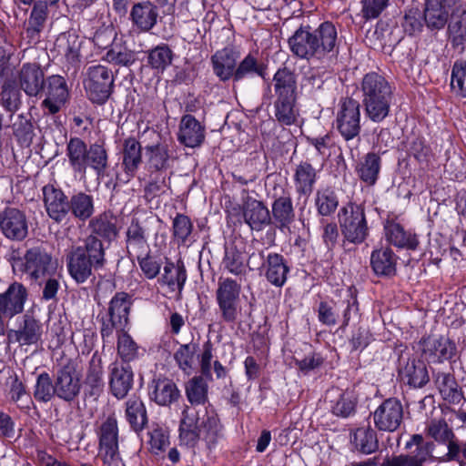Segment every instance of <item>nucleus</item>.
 <instances>
[{
    "label": "nucleus",
    "instance_id": "1",
    "mask_svg": "<svg viewBox=\"0 0 466 466\" xmlns=\"http://www.w3.org/2000/svg\"><path fill=\"white\" fill-rule=\"evenodd\" d=\"M185 392L191 406H186L179 425V440L194 448L199 440L207 448H213L222 438V426L214 410L205 404L208 400V385L204 376H195L185 385Z\"/></svg>",
    "mask_w": 466,
    "mask_h": 466
},
{
    "label": "nucleus",
    "instance_id": "2",
    "mask_svg": "<svg viewBox=\"0 0 466 466\" xmlns=\"http://www.w3.org/2000/svg\"><path fill=\"white\" fill-rule=\"evenodd\" d=\"M106 262L103 242L93 236H87L83 245L72 247L66 255L69 275L77 283L86 282L93 275V270L103 268Z\"/></svg>",
    "mask_w": 466,
    "mask_h": 466
},
{
    "label": "nucleus",
    "instance_id": "3",
    "mask_svg": "<svg viewBox=\"0 0 466 466\" xmlns=\"http://www.w3.org/2000/svg\"><path fill=\"white\" fill-rule=\"evenodd\" d=\"M361 92L367 116L375 123L383 121L389 116L392 101L389 82L377 73H369L362 79Z\"/></svg>",
    "mask_w": 466,
    "mask_h": 466
},
{
    "label": "nucleus",
    "instance_id": "4",
    "mask_svg": "<svg viewBox=\"0 0 466 466\" xmlns=\"http://www.w3.org/2000/svg\"><path fill=\"white\" fill-rule=\"evenodd\" d=\"M66 156L75 172L86 173V168L90 167L97 177L105 176L108 156L103 145L94 143L87 147L81 138L71 137L66 146Z\"/></svg>",
    "mask_w": 466,
    "mask_h": 466
},
{
    "label": "nucleus",
    "instance_id": "5",
    "mask_svg": "<svg viewBox=\"0 0 466 466\" xmlns=\"http://www.w3.org/2000/svg\"><path fill=\"white\" fill-rule=\"evenodd\" d=\"M336 39L337 31H295L289 44L294 55L308 58L319 52H330Z\"/></svg>",
    "mask_w": 466,
    "mask_h": 466
},
{
    "label": "nucleus",
    "instance_id": "6",
    "mask_svg": "<svg viewBox=\"0 0 466 466\" xmlns=\"http://www.w3.org/2000/svg\"><path fill=\"white\" fill-rule=\"evenodd\" d=\"M338 218L345 240L356 245L366 240L369 227L363 206L349 203L339 209Z\"/></svg>",
    "mask_w": 466,
    "mask_h": 466
},
{
    "label": "nucleus",
    "instance_id": "7",
    "mask_svg": "<svg viewBox=\"0 0 466 466\" xmlns=\"http://www.w3.org/2000/svg\"><path fill=\"white\" fill-rule=\"evenodd\" d=\"M114 81V75L106 66L102 65L89 66L84 81L88 98L93 103L105 104L113 92Z\"/></svg>",
    "mask_w": 466,
    "mask_h": 466
},
{
    "label": "nucleus",
    "instance_id": "8",
    "mask_svg": "<svg viewBox=\"0 0 466 466\" xmlns=\"http://www.w3.org/2000/svg\"><path fill=\"white\" fill-rule=\"evenodd\" d=\"M241 285L231 278H220L216 290V300L218 306L220 318L227 323L237 321L240 308L239 295Z\"/></svg>",
    "mask_w": 466,
    "mask_h": 466
},
{
    "label": "nucleus",
    "instance_id": "9",
    "mask_svg": "<svg viewBox=\"0 0 466 466\" xmlns=\"http://www.w3.org/2000/svg\"><path fill=\"white\" fill-rule=\"evenodd\" d=\"M336 128L341 137L347 141L360 142V105L351 98L345 97L339 102L337 116Z\"/></svg>",
    "mask_w": 466,
    "mask_h": 466
},
{
    "label": "nucleus",
    "instance_id": "10",
    "mask_svg": "<svg viewBox=\"0 0 466 466\" xmlns=\"http://www.w3.org/2000/svg\"><path fill=\"white\" fill-rule=\"evenodd\" d=\"M342 314V327L349 325L350 319H354L359 315V302L357 299V289L350 287L347 289L346 297L336 304V309L328 302L322 301L319 306V320L327 326H334L337 324L338 314Z\"/></svg>",
    "mask_w": 466,
    "mask_h": 466
},
{
    "label": "nucleus",
    "instance_id": "11",
    "mask_svg": "<svg viewBox=\"0 0 466 466\" xmlns=\"http://www.w3.org/2000/svg\"><path fill=\"white\" fill-rule=\"evenodd\" d=\"M397 370L400 380L410 387L422 388L430 380L424 361L416 359L407 349L399 352Z\"/></svg>",
    "mask_w": 466,
    "mask_h": 466
},
{
    "label": "nucleus",
    "instance_id": "12",
    "mask_svg": "<svg viewBox=\"0 0 466 466\" xmlns=\"http://www.w3.org/2000/svg\"><path fill=\"white\" fill-rule=\"evenodd\" d=\"M447 442L448 452H439L436 450L437 445L433 441H425L422 435L413 434L410 441L406 442L405 449L410 451L408 454L414 455L420 447H427L431 458L423 466H430L439 461H459L461 455V444L454 441L453 439L447 441Z\"/></svg>",
    "mask_w": 466,
    "mask_h": 466
},
{
    "label": "nucleus",
    "instance_id": "13",
    "mask_svg": "<svg viewBox=\"0 0 466 466\" xmlns=\"http://www.w3.org/2000/svg\"><path fill=\"white\" fill-rule=\"evenodd\" d=\"M29 222L25 211L6 207L0 212V230L9 240L22 241L28 235Z\"/></svg>",
    "mask_w": 466,
    "mask_h": 466
},
{
    "label": "nucleus",
    "instance_id": "14",
    "mask_svg": "<svg viewBox=\"0 0 466 466\" xmlns=\"http://www.w3.org/2000/svg\"><path fill=\"white\" fill-rule=\"evenodd\" d=\"M28 296V290L24 284L17 281L10 283L6 289L0 291V311L8 319L22 314Z\"/></svg>",
    "mask_w": 466,
    "mask_h": 466
},
{
    "label": "nucleus",
    "instance_id": "15",
    "mask_svg": "<svg viewBox=\"0 0 466 466\" xmlns=\"http://www.w3.org/2000/svg\"><path fill=\"white\" fill-rule=\"evenodd\" d=\"M46 98L42 101V107L52 115L60 111L67 102L70 93L66 79L59 75H52L46 78Z\"/></svg>",
    "mask_w": 466,
    "mask_h": 466
},
{
    "label": "nucleus",
    "instance_id": "16",
    "mask_svg": "<svg viewBox=\"0 0 466 466\" xmlns=\"http://www.w3.org/2000/svg\"><path fill=\"white\" fill-rule=\"evenodd\" d=\"M23 271L32 279L39 280L56 272L51 256L39 247L30 248L25 255V263H20Z\"/></svg>",
    "mask_w": 466,
    "mask_h": 466
},
{
    "label": "nucleus",
    "instance_id": "17",
    "mask_svg": "<svg viewBox=\"0 0 466 466\" xmlns=\"http://www.w3.org/2000/svg\"><path fill=\"white\" fill-rule=\"evenodd\" d=\"M43 200L48 217L56 223L68 220L70 216L69 199L65 193L53 185L43 187Z\"/></svg>",
    "mask_w": 466,
    "mask_h": 466
},
{
    "label": "nucleus",
    "instance_id": "18",
    "mask_svg": "<svg viewBox=\"0 0 466 466\" xmlns=\"http://www.w3.org/2000/svg\"><path fill=\"white\" fill-rule=\"evenodd\" d=\"M402 419V405L395 398L385 400L373 413L375 426L384 431H396L401 424Z\"/></svg>",
    "mask_w": 466,
    "mask_h": 466
},
{
    "label": "nucleus",
    "instance_id": "19",
    "mask_svg": "<svg viewBox=\"0 0 466 466\" xmlns=\"http://www.w3.org/2000/svg\"><path fill=\"white\" fill-rule=\"evenodd\" d=\"M56 396L66 402L75 400L80 393L81 383L76 368L67 364L61 367L55 380Z\"/></svg>",
    "mask_w": 466,
    "mask_h": 466
},
{
    "label": "nucleus",
    "instance_id": "20",
    "mask_svg": "<svg viewBox=\"0 0 466 466\" xmlns=\"http://www.w3.org/2000/svg\"><path fill=\"white\" fill-rule=\"evenodd\" d=\"M421 346L422 354L429 362L451 361L457 353L455 342L443 336L425 338L421 340Z\"/></svg>",
    "mask_w": 466,
    "mask_h": 466
},
{
    "label": "nucleus",
    "instance_id": "21",
    "mask_svg": "<svg viewBox=\"0 0 466 466\" xmlns=\"http://www.w3.org/2000/svg\"><path fill=\"white\" fill-rule=\"evenodd\" d=\"M126 249L129 258L150 253L146 222L133 217L126 231Z\"/></svg>",
    "mask_w": 466,
    "mask_h": 466
},
{
    "label": "nucleus",
    "instance_id": "22",
    "mask_svg": "<svg viewBox=\"0 0 466 466\" xmlns=\"http://www.w3.org/2000/svg\"><path fill=\"white\" fill-rule=\"evenodd\" d=\"M46 78L43 69L36 63L24 64L18 73L19 86L28 96L43 95Z\"/></svg>",
    "mask_w": 466,
    "mask_h": 466
},
{
    "label": "nucleus",
    "instance_id": "23",
    "mask_svg": "<svg viewBox=\"0 0 466 466\" xmlns=\"http://www.w3.org/2000/svg\"><path fill=\"white\" fill-rule=\"evenodd\" d=\"M7 341L18 343L20 346L36 344L42 336V324L34 316L25 314L23 316V323L17 329L7 331Z\"/></svg>",
    "mask_w": 466,
    "mask_h": 466
},
{
    "label": "nucleus",
    "instance_id": "24",
    "mask_svg": "<svg viewBox=\"0 0 466 466\" xmlns=\"http://www.w3.org/2000/svg\"><path fill=\"white\" fill-rule=\"evenodd\" d=\"M133 371L129 365L114 362L109 367V387L117 399L125 398L133 385Z\"/></svg>",
    "mask_w": 466,
    "mask_h": 466
},
{
    "label": "nucleus",
    "instance_id": "25",
    "mask_svg": "<svg viewBox=\"0 0 466 466\" xmlns=\"http://www.w3.org/2000/svg\"><path fill=\"white\" fill-rule=\"evenodd\" d=\"M91 234L89 236L103 238L106 242L115 240L120 231L119 218L112 212H104L89 222Z\"/></svg>",
    "mask_w": 466,
    "mask_h": 466
},
{
    "label": "nucleus",
    "instance_id": "26",
    "mask_svg": "<svg viewBox=\"0 0 466 466\" xmlns=\"http://www.w3.org/2000/svg\"><path fill=\"white\" fill-rule=\"evenodd\" d=\"M240 54L233 47H225L212 56L211 61L217 76L222 81L234 78L237 61Z\"/></svg>",
    "mask_w": 466,
    "mask_h": 466
},
{
    "label": "nucleus",
    "instance_id": "27",
    "mask_svg": "<svg viewBox=\"0 0 466 466\" xmlns=\"http://www.w3.org/2000/svg\"><path fill=\"white\" fill-rule=\"evenodd\" d=\"M100 455H106L110 460L118 451V427L115 416H108L99 428Z\"/></svg>",
    "mask_w": 466,
    "mask_h": 466
},
{
    "label": "nucleus",
    "instance_id": "28",
    "mask_svg": "<svg viewBox=\"0 0 466 466\" xmlns=\"http://www.w3.org/2000/svg\"><path fill=\"white\" fill-rule=\"evenodd\" d=\"M245 222L252 230L259 231L271 222L268 208L259 200L248 198L243 205Z\"/></svg>",
    "mask_w": 466,
    "mask_h": 466
},
{
    "label": "nucleus",
    "instance_id": "29",
    "mask_svg": "<svg viewBox=\"0 0 466 466\" xmlns=\"http://www.w3.org/2000/svg\"><path fill=\"white\" fill-rule=\"evenodd\" d=\"M294 187L299 198L307 200L314 190L317 181V171L308 162L299 163L294 172Z\"/></svg>",
    "mask_w": 466,
    "mask_h": 466
},
{
    "label": "nucleus",
    "instance_id": "30",
    "mask_svg": "<svg viewBox=\"0 0 466 466\" xmlns=\"http://www.w3.org/2000/svg\"><path fill=\"white\" fill-rule=\"evenodd\" d=\"M144 150L146 165L150 172L167 169L170 167V161L174 159V156L166 143L146 146Z\"/></svg>",
    "mask_w": 466,
    "mask_h": 466
},
{
    "label": "nucleus",
    "instance_id": "31",
    "mask_svg": "<svg viewBox=\"0 0 466 466\" xmlns=\"http://www.w3.org/2000/svg\"><path fill=\"white\" fill-rule=\"evenodd\" d=\"M205 138L204 127L191 115L182 116L178 140L187 147H198Z\"/></svg>",
    "mask_w": 466,
    "mask_h": 466
},
{
    "label": "nucleus",
    "instance_id": "32",
    "mask_svg": "<svg viewBox=\"0 0 466 466\" xmlns=\"http://www.w3.org/2000/svg\"><path fill=\"white\" fill-rule=\"evenodd\" d=\"M180 392L176 383L167 378L154 379L150 384L149 397L160 406H167L177 400Z\"/></svg>",
    "mask_w": 466,
    "mask_h": 466
},
{
    "label": "nucleus",
    "instance_id": "33",
    "mask_svg": "<svg viewBox=\"0 0 466 466\" xmlns=\"http://www.w3.org/2000/svg\"><path fill=\"white\" fill-rule=\"evenodd\" d=\"M107 32L110 33L109 38L113 37V47L107 51L106 60L117 66H128L132 65L136 61V54L126 47L118 49V33L116 31H96L94 38L99 43Z\"/></svg>",
    "mask_w": 466,
    "mask_h": 466
},
{
    "label": "nucleus",
    "instance_id": "34",
    "mask_svg": "<svg viewBox=\"0 0 466 466\" xmlns=\"http://www.w3.org/2000/svg\"><path fill=\"white\" fill-rule=\"evenodd\" d=\"M397 257L389 248L376 249L370 256V266L377 276L391 277L396 274Z\"/></svg>",
    "mask_w": 466,
    "mask_h": 466
},
{
    "label": "nucleus",
    "instance_id": "35",
    "mask_svg": "<svg viewBox=\"0 0 466 466\" xmlns=\"http://www.w3.org/2000/svg\"><path fill=\"white\" fill-rule=\"evenodd\" d=\"M289 268L282 255L270 253L265 261V277L267 280L276 287H282L286 280Z\"/></svg>",
    "mask_w": 466,
    "mask_h": 466
},
{
    "label": "nucleus",
    "instance_id": "36",
    "mask_svg": "<svg viewBox=\"0 0 466 466\" xmlns=\"http://www.w3.org/2000/svg\"><path fill=\"white\" fill-rule=\"evenodd\" d=\"M103 366L100 358L95 356L89 362V367L85 379V394L96 399L103 391Z\"/></svg>",
    "mask_w": 466,
    "mask_h": 466
},
{
    "label": "nucleus",
    "instance_id": "37",
    "mask_svg": "<svg viewBox=\"0 0 466 466\" xmlns=\"http://www.w3.org/2000/svg\"><path fill=\"white\" fill-rule=\"evenodd\" d=\"M246 255L236 245L225 247V255L222 260L224 269L228 273L238 277L239 279L247 275Z\"/></svg>",
    "mask_w": 466,
    "mask_h": 466
},
{
    "label": "nucleus",
    "instance_id": "38",
    "mask_svg": "<svg viewBox=\"0 0 466 466\" xmlns=\"http://www.w3.org/2000/svg\"><path fill=\"white\" fill-rule=\"evenodd\" d=\"M158 17L157 6L150 2L137 3L130 12L134 25L139 29H152Z\"/></svg>",
    "mask_w": 466,
    "mask_h": 466
},
{
    "label": "nucleus",
    "instance_id": "39",
    "mask_svg": "<svg viewBox=\"0 0 466 466\" xmlns=\"http://www.w3.org/2000/svg\"><path fill=\"white\" fill-rule=\"evenodd\" d=\"M351 443L362 454H371L379 450L377 433L370 426L358 428L351 434Z\"/></svg>",
    "mask_w": 466,
    "mask_h": 466
},
{
    "label": "nucleus",
    "instance_id": "40",
    "mask_svg": "<svg viewBox=\"0 0 466 466\" xmlns=\"http://www.w3.org/2000/svg\"><path fill=\"white\" fill-rule=\"evenodd\" d=\"M435 384L442 398L452 404H459L463 393L459 388L455 378L451 373L439 372L435 375Z\"/></svg>",
    "mask_w": 466,
    "mask_h": 466
},
{
    "label": "nucleus",
    "instance_id": "41",
    "mask_svg": "<svg viewBox=\"0 0 466 466\" xmlns=\"http://www.w3.org/2000/svg\"><path fill=\"white\" fill-rule=\"evenodd\" d=\"M329 393L337 396L336 400H331V411L334 415L348 418L355 412L357 399L353 391L332 389Z\"/></svg>",
    "mask_w": 466,
    "mask_h": 466
},
{
    "label": "nucleus",
    "instance_id": "42",
    "mask_svg": "<svg viewBox=\"0 0 466 466\" xmlns=\"http://www.w3.org/2000/svg\"><path fill=\"white\" fill-rule=\"evenodd\" d=\"M57 42L59 43V46H61L62 43L66 42V46H65V56L66 61L71 65V66L67 68V71L72 69V74H76L79 66V48L81 46V40L79 39L76 31L62 32L57 38Z\"/></svg>",
    "mask_w": 466,
    "mask_h": 466
},
{
    "label": "nucleus",
    "instance_id": "43",
    "mask_svg": "<svg viewBox=\"0 0 466 466\" xmlns=\"http://www.w3.org/2000/svg\"><path fill=\"white\" fill-rule=\"evenodd\" d=\"M140 143L134 137H128L123 145V167L129 176H134L142 162Z\"/></svg>",
    "mask_w": 466,
    "mask_h": 466
},
{
    "label": "nucleus",
    "instance_id": "44",
    "mask_svg": "<svg viewBox=\"0 0 466 466\" xmlns=\"http://www.w3.org/2000/svg\"><path fill=\"white\" fill-rule=\"evenodd\" d=\"M386 237L389 242L398 248H406L408 249H416L419 240L415 234L406 232L398 223L390 222L385 227Z\"/></svg>",
    "mask_w": 466,
    "mask_h": 466
},
{
    "label": "nucleus",
    "instance_id": "45",
    "mask_svg": "<svg viewBox=\"0 0 466 466\" xmlns=\"http://www.w3.org/2000/svg\"><path fill=\"white\" fill-rule=\"evenodd\" d=\"M381 158L375 152H369L357 167L360 178L369 186L376 183L380 170Z\"/></svg>",
    "mask_w": 466,
    "mask_h": 466
},
{
    "label": "nucleus",
    "instance_id": "46",
    "mask_svg": "<svg viewBox=\"0 0 466 466\" xmlns=\"http://www.w3.org/2000/svg\"><path fill=\"white\" fill-rule=\"evenodd\" d=\"M272 216L279 228H287L294 220L295 213L289 195L280 196L274 200Z\"/></svg>",
    "mask_w": 466,
    "mask_h": 466
},
{
    "label": "nucleus",
    "instance_id": "47",
    "mask_svg": "<svg viewBox=\"0 0 466 466\" xmlns=\"http://www.w3.org/2000/svg\"><path fill=\"white\" fill-rule=\"evenodd\" d=\"M430 458L427 447H420L414 455L401 453L386 458L380 466H423Z\"/></svg>",
    "mask_w": 466,
    "mask_h": 466
},
{
    "label": "nucleus",
    "instance_id": "48",
    "mask_svg": "<svg viewBox=\"0 0 466 466\" xmlns=\"http://www.w3.org/2000/svg\"><path fill=\"white\" fill-rule=\"evenodd\" d=\"M295 102L296 96H279L275 100V116L281 125L290 126L295 123L298 116Z\"/></svg>",
    "mask_w": 466,
    "mask_h": 466
},
{
    "label": "nucleus",
    "instance_id": "49",
    "mask_svg": "<svg viewBox=\"0 0 466 466\" xmlns=\"http://www.w3.org/2000/svg\"><path fill=\"white\" fill-rule=\"evenodd\" d=\"M126 416L131 428L140 431L147 422V410L142 400L137 398L129 399L126 403Z\"/></svg>",
    "mask_w": 466,
    "mask_h": 466
},
{
    "label": "nucleus",
    "instance_id": "50",
    "mask_svg": "<svg viewBox=\"0 0 466 466\" xmlns=\"http://www.w3.org/2000/svg\"><path fill=\"white\" fill-rule=\"evenodd\" d=\"M187 280V271L183 261L178 260L176 264L167 261L164 266V273L161 282L169 288L177 286L179 291L182 290Z\"/></svg>",
    "mask_w": 466,
    "mask_h": 466
},
{
    "label": "nucleus",
    "instance_id": "51",
    "mask_svg": "<svg viewBox=\"0 0 466 466\" xmlns=\"http://www.w3.org/2000/svg\"><path fill=\"white\" fill-rule=\"evenodd\" d=\"M70 213L79 220H86L94 213L93 198L84 192H79L69 199Z\"/></svg>",
    "mask_w": 466,
    "mask_h": 466
},
{
    "label": "nucleus",
    "instance_id": "52",
    "mask_svg": "<svg viewBox=\"0 0 466 466\" xmlns=\"http://www.w3.org/2000/svg\"><path fill=\"white\" fill-rule=\"evenodd\" d=\"M131 307L130 297L127 293L117 292L111 299L106 315L116 319L124 325L127 323L129 310Z\"/></svg>",
    "mask_w": 466,
    "mask_h": 466
},
{
    "label": "nucleus",
    "instance_id": "53",
    "mask_svg": "<svg viewBox=\"0 0 466 466\" xmlns=\"http://www.w3.org/2000/svg\"><path fill=\"white\" fill-rule=\"evenodd\" d=\"M274 90L277 97L296 96V79L288 68L279 69L273 77Z\"/></svg>",
    "mask_w": 466,
    "mask_h": 466
},
{
    "label": "nucleus",
    "instance_id": "54",
    "mask_svg": "<svg viewBox=\"0 0 466 466\" xmlns=\"http://www.w3.org/2000/svg\"><path fill=\"white\" fill-rule=\"evenodd\" d=\"M14 137L21 147H29L35 137L31 118L23 114L18 115L12 124Z\"/></svg>",
    "mask_w": 466,
    "mask_h": 466
},
{
    "label": "nucleus",
    "instance_id": "55",
    "mask_svg": "<svg viewBox=\"0 0 466 466\" xmlns=\"http://www.w3.org/2000/svg\"><path fill=\"white\" fill-rule=\"evenodd\" d=\"M450 12L435 6L431 2L426 0L423 12V21L431 29H442L449 21Z\"/></svg>",
    "mask_w": 466,
    "mask_h": 466
},
{
    "label": "nucleus",
    "instance_id": "56",
    "mask_svg": "<svg viewBox=\"0 0 466 466\" xmlns=\"http://www.w3.org/2000/svg\"><path fill=\"white\" fill-rule=\"evenodd\" d=\"M315 206L320 216L327 217L336 211L339 206V200L334 191L325 188L317 191Z\"/></svg>",
    "mask_w": 466,
    "mask_h": 466
},
{
    "label": "nucleus",
    "instance_id": "57",
    "mask_svg": "<svg viewBox=\"0 0 466 466\" xmlns=\"http://www.w3.org/2000/svg\"><path fill=\"white\" fill-rule=\"evenodd\" d=\"M173 53L166 45L157 46L151 49L147 56L149 66L158 72H163L169 65H171Z\"/></svg>",
    "mask_w": 466,
    "mask_h": 466
},
{
    "label": "nucleus",
    "instance_id": "58",
    "mask_svg": "<svg viewBox=\"0 0 466 466\" xmlns=\"http://www.w3.org/2000/svg\"><path fill=\"white\" fill-rule=\"evenodd\" d=\"M55 381L53 382L48 373L43 372L37 376L35 385L34 397L43 403H46L56 396Z\"/></svg>",
    "mask_w": 466,
    "mask_h": 466
},
{
    "label": "nucleus",
    "instance_id": "59",
    "mask_svg": "<svg viewBox=\"0 0 466 466\" xmlns=\"http://www.w3.org/2000/svg\"><path fill=\"white\" fill-rule=\"evenodd\" d=\"M0 104L14 114L21 106L20 90L12 83H5L0 92Z\"/></svg>",
    "mask_w": 466,
    "mask_h": 466
},
{
    "label": "nucleus",
    "instance_id": "60",
    "mask_svg": "<svg viewBox=\"0 0 466 466\" xmlns=\"http://www.w3.org/2000/svg\"><path fill=\"white\" fill-rule=\"evenodd\" d=\"M264 69L258 63L257 59L252 55H248L238 66L234 75V81H239L243 78L257 75L263 76Z\"/></svg>",
    "mask_w": 466,
    "mask_h": 466
},
{
    "label": "nucleus",
    "instance_id": "61",
    "mask_svg": "<svg viewBox=\"0 0 466 466\" xmlns=\"http://www.w3.org/2000/svg\"><path fill=\"white\" fill-rule=\"evenodd\" d=\"M173 236L178 244H186L193 229L190 218L184 214H177L172 223Z\"/></svg>",
    "mask_w": 466,
    "mask_h": 466
},
{
    "label": "nucleus",
    "instance_id": "62",
    "mask_svg": "<svg viewBox=\"0 0 466 466\" xmlns=\"http://www.w3.org/2000/svg\"><path fill=\"white\" fill-rule=\"evenodd\" d=\"M198 346L194 343L183 344L174 354V359L185 373L189 374L192 370L194 355L197 352Z\"/></svg>",
    "mask_w": 466,
    "mask_h": 466
},
{
    "label": "nucleus",
    "instance_id": "63",
    "mask_svg": "<svg viewBox=\"0 0 466 466\" xmlns=\"http://www.w3.org/2000/svg\"><path fill=\"white\" fill-rule=\"evenodd\" d=\"M428 433L435 441L445 443L455 437L452 429L445 420H432L429 423Z\"/></svg>",
    "mask_w": 466,
    "mask_h": 466
},
{
    "label": "nucleus",
    "instance_id": "64",
    "mask_svg": "<svg viewBox=\"0 0 466 466\" xmlns=\"http://www.w3.org/2000/svg\"><path fill=\"white\" fill-rule=\"evenodd\" d=\"M451 87L457 95L466 97V63L456 62L453 65Z\"/></svg>",
    "mask_w": 466,
    "mask_h": 466
}]
</instances>
